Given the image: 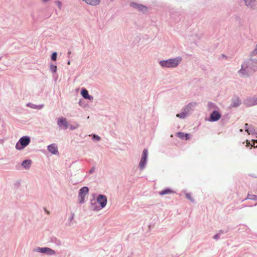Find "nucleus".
Instances as JSON below:
<instances>
[{
  "mask_svg": "<svg viewBox=\"0 0 257 257\" xmlns=\"http://www.w3.org/2000/svg\"><path fill=\"white\" fill-rule=\"evenodd\" d=\"M186 197L190 200L191 202H194L193 199L192 198L191 194L190 193H186Z\"/></svg>",
  "mask_w": 257,
  "mask_h": 257,
  "instance_id": "a878e982",
  "label": "nucleus"
},
{
  "mask_svg": "<svg viewBox=\"0 0 257 257\" xmlns=\"http://www.w3.org/2000/svg\"><path fill=\"white\" fill-rule=\"evenodd\" d=\"M246 132L249 134H256L257 135V131L255 130L254 126L250 125L248 129L246 130Z\"/></svg>",
  "mask_w": 257,
  "mask_h": 257,
  "instance_id": "6ab92c4d",
  "label": "nucleus"
},
{
  "mask_svg": "<svg viewBox=\"0 0 257 257\" xmlns=\"http://www.w3.org/2000/svg\"><path fill=\"white\" fill-rule=\"evenodd\" d=\"M85 2L86 4L91 6H97L100 4V0H82Z\"/></svg>",
  "mask_w": 257,
  "mask_h": 257,
  "instance_id": "f3484780",
  "label": "nucleus"
},
{
  "mask_svg": "<svg viewBox=\"0 0 257 257\" xmlns=\"http://www.w3.org/2000/svg\"><path fill=\"white\" fill-rule=\"evenodd\" d=\"M51 70L53 72H55L57 70V67L56 66H52Z\"/></svg>",
  "mask_w": 257,
  "mask_h": 257,
  "instance_id": "c756f323",
  "label": "nucleus"
},
{
  "mask_svg": "<svg viewBox=\"0 0 257 257\" xmlns=\"http://www.w3.org/2000/svg\"><path fill=\"white\" fill-rule=\"evenodd\" d=\"M197 103L196 102H190L188 103L187 105L184 107L182 109V110L186 114H188L189 112L193 109V108L197 105Z\"/></svg>",
  "mask_w": 257,
  "mask_h": 257,
  "instance_id": "6e6552de",
  "label": "nucleus"
},
{
  "mask_svg": "<svg viewBox=\"0 0 257 257\" xmlns=\"http://www.w3.org/2000/svg\"><path fill=\"white\" fill-rule=\"evenodd\" d=\"M245 4L248 8L254 10L256 8V3L255 0H244Z\"/></svg>",
  "mask_w": 257,
  "mask_h": 257,
  "instance_id": "9b49d317",
  "label": "nucleus"
},
{
  "mask_svg": "<svg viewBox=\"0 0 257 257\" xmlns=\"http://www.w3.org/2000/svg\"><path fill=\"white\" fill-rule=\"evenodd\" d=\"M247 199H251V200H256L257 196L254 195H249L248 194L247 197Z\"/></svg>",
  "mask_w": 257,
  "mask_h": 257,
  "instance_id": "bb28decb",
  "label": "nucleus"
},
{
  "mask_svg": "<svg viewBox=\"0 0 257 257\" xmlns=\"http://www.w3.org/2000/svg\"><path fill=\"white\" fill-rule=\"evenodd\" d=\"M250 60H246L241 65V68L237 71L238 76L241 78L248 77L251 73L252 67H249Z\"/></svg>",
  "mask_w": 257,
  "mask_h": 257,
  "instance_id": "f03ea898",
  "label": "nucleus"
},
{
  "mask_svg": "<svg viewBox=\"0 0 257 257\" xmlns=\"http://www.w3.org/2000/svg\"><path fill=\"white\" fill-rule=\"evenodd\" d=\"M241 104V100H240L239 98L235 96L233 97L232 99L231 103V106L235 107L238 106Z\"/></svg>",
  "mask_w": 257,
  "mask_h": 257,
  "instance_id": "ddd939ff",
  "label": "nucleus"
},
{
  "mask_svg": "<svg viewBox=\"0 0 257 257\" xmlns=\"http://www.w3.org/2000/svg\"><path fill=\"white\" fill-rule=\"evenodd\" d=\"M208 106L209 109H215L216 107V105L212 102H209L208 103Z\"/></svg>",
  "mask_w": 257,
  "mask_h": 257,
  "instance_id": "393cba45",
  "label": "nucleus"
},
{
  "mask_svg": "<svg viewBox=\"0 0 257 257\" xmlns=\"http://www.w3.org/2000/svg\"><path fill=\"white\" fill-rule=\"evenodd\" d=\"M97 203L100 205L99 206H95L94 204H92L91 208L94 210H99L105 207L107 202L106 196L99 195L97 198Z\"/></svg>",
  "mask_w": 257,
  "mask_h": 257,
  "instance_id": "7ed1b4c3",
  "label": "nucleus"
},
{
  "mask_svg": "<svg viewBox=\"0 0 257 257\" xmlns=\"http://www.w3.org/2000/svg\"><path fill=\"white\" fill-rule=\"evenodd\" d=\"M131 6L142 12H145L147 11V7H146L145 6L136 3L131 4Z\"/></svg>",
  "mask_w": 257,
  "mask_h": 257,
  "instance_id": "2eb2a0df",
  "label": "nucleus"
},
{
  "mask_svg": "<svg viewBox=\"0 0 257 257\" xmlns=\"http://www.w3.org/2000/svg\"><path fill=\"white\" fill-rule=\"evenodd\" d=\"M250 145V142L248 141H246V146H249Z\"/></svg>",
  "mask_w": 257,
  "mask_h": 257,
  "instance_id": "f704fd0d",
  "label": "nucleus"
},
{
  "mask_svg": "<svg viewBox=\"0 0 257 257\" xmlns=\"http://www.w3.org/2000/svg\"><path fill=\"white\" fill-rule=\"evenodd\" d=\"M177 137L182 139L187 140L190 139V136L188 134H185L182 132H179L177 135Z\"/></svg>",
  "mask_w": 257,
  "mask_h": 257,
  "instance_id": "a211bd4d",
  "label": "nucleus"
},
{
  "mask_svg": "<svg viewBox=\"0 0 257 257\" xmlns=\"http://www.w3.org/2000/svg\"><path fill=\"white\" fill-rule=\"evenodd\" d=\"M57 124L60 127L63 126V128L65 130L68 127V123L67 119L63 117H61L58 119Z\"/></svg>",
  "mask_w": 257,
  "mask_h": 257,
  "instance_id": "9d476101",
  "label": "nucleus"
},
{
  "mask_svg": "<svg viewBox=\"0 0 257 257\" xmlns=\"http://www.w3.org/2000/svg\"><path fill=\"white\" fill-rule=\"evenodd\" d=\"M37 251L43 253H46L49 254H52L55 253L53 250L48 247H39L37 248Z\"/></svg>",
  "mask_w": 257,
  "mask_h": 257,
  "instance_id": "f8f14e48",
  "label": "nucleus"
},
{
  "mask_svg": "<svg viewBox=\"0 0 257 257\" xmlns=\"http://www.w3.org/2000/svg\"><path fill=\"white\" fill-rule=\"evenodd\" d=\"M32 161L31 160H25L23 162L22 166L26 169H29L31 166Z\"/></svg>",
  "mask_w": 257,
  "mask_h": 257,
  "instance_id": "412c9836",
  "label": "nucleus"
},
{
  "mask_svg": "<svg viewBox=\"0 0 257 257\" xmlns=\"http://www.w3.org/2000/svg\"><path fill=\"white\" fill-rule=\"evenodd\" d=\"M221 117V114L218 111L214 110L210 115L209 120L210 121H216Z\"/></svg>",
  "mask_w": 257,
  "mask_h": 257,
  "instance_id": "1a4fd4ad",
  "label": "nucleus"
},
{
  "mask_svg": "<svg viewBox=\"0 0 257 257\" xmlns=\"http://www.w3.org/2000/svg\"><path fill=\"white\" fill-rule=\"evenodd\" d=\"M239 131H240V132H242L243 131V130H242V129H240V130H239Z\"/></svg>",
  "mask_w": 257,
  "mask_h": 257,
  "instance_id": "58836bf2",
  "label": "nucleus"
},
{
  "mask_svg": "<svg viewBox=\"0 0 257 257\" xmlns=\"http://www.w3.org/2000/svg\"><path fill=\"white\" fill-rule=\"evenodd\" d=\"M45 211L47 212V213L48 214H50L49 211H48L47 210H46V208H45Z\"/></svg>",
  "mask_w": 257,
  "mask_h": 257,
  "instance_id": "e433bc0d",
  "label": "nucleus"
},
{
  "mask_svg": "<svg viewBox=\"0 0 257 257\" xmlns=\"http://www.w3.org/2000/svg\"><path fill=\"white\" fill-rule=\"evenodd\" d=\"M174 192L173 190H172L171 189H170L169 188H167V189H164L161 191H160L159 193L160 195H164L168 194L173 193Z\"/></svg>",
  "mask_w": 257,
  "mask_h": 257,
  "instance_id": "aec40b11",
  "label": "nucleus"
},
{
  "mask_svg": "<svg viewBox=\"0 0 257 257\" xmlns=\"http://www.w3.org/2000/svg\"><path fill=\"white\" fill-rule=\"evenodd\" d=\"M257 54V44L255 45L254 49L250 52V56L253 57Z\"/></svg>",
  "mask_w": 257,
  "mask_h": 257,
  "instance_id": "b1692460",
  "label": "nucleus"
},
{
  "mask_svg": "<svg viewBox=\"0 0 257 257\" xmlns=\"http://www.w3.org/2000/svg\"><path fill=\"white\" fill-rule=\"evenodd\" d=\"M56 58H57V53L56 52L53 53L52 56H51L52 60L53 61H55L56 60Z\"/></svg>",
  "mask_w": 257,
  "mask_h": 257,
  "instance_id": "cd10ccee",
  "label": "nucleus"
},
{
  "mask_svg": "<svg viewBox=\"0 0 257 257\" xmlns=\"http://www.w3.org/2000/svg\"><path fill=\"white\" fill-rule=\"evenodd\" d=\"M221 57H222L223 58H225V59H226V58H227V57H226L225 55H224V54L222 55H221Z\"/></svg>",
  "mask_w": 257,
  "mask_h": 257,
  "instance_id": "c9c22d12",
  "label": "nucleus"
},
{
  "mask_svg": "<svg viewBox=\"0 0 257 257\" xmlns=\"http://www.w3.org/2000/svg\"><path fill=\"white\" fill-rule=\"evenodd\" d=\"M148 157V151L147 149H144L142 152L141 160L139 164V168L141 171H143L146 167Z\"/></svg>",
  "mask_w": 257,
  "mask_h": 257,
  "instance_id": "20e7f679",
  "label": "nucleus"
},
{
  "mask_svg": "<svg viewBox=\"0 0 257 257\" xmlns=\"http://www.w3.org/2000/svg\"><path fill=\"white\" fill-rule=\"evenodd\" d=\"M219 238H220V234L219 233H217L213 236V238L215 240H218Z\"/></svg>",
  "mask_w": 257,
  "mask_h": 257,
  "instance_id": "c85d7f7f",
  "label": "nucleus"
},
{
  "mask_svg": "<svg viewBox=\"0 0 257 257\" xmlns=\"http://www.w3.org/2000/svg\"><path fill=\"white\" fill-rule=\"evenodd\" d=\"M57 4H58L59 7L60 8L61 6V3L58 1V2H57Z\"/></svg>",
  "mask_w": 257,
  "mask_h": 257,
  "instance_id": "72a5a7b5",
  "label": "nucleus"
},
{
  "mask_svg": "<svg viewBox=\"0 0 257 257\" xmlns=\"http://www.w3.org/2000/svg\"><path fill=\"white\" fill-rule=\"evenodd\" d=\"M249 127H248V123H245L244 124V128H245V130L246 131V130L248 129Z\"/></svg>",
  "mask_w": 257,
  "mask_h": 257,
  "instance_id": "2f4dec72",
  "label": "nucleus"
},
{
  "mask_svg": "<svg viewBox=\"0 0 257 257\" xmlns=\"http://www.w3.org/2000/svg\"><path fill=\"white\" fill-rule=\"evenodd\" d=\"M48 151L53 154H56L58 153L57 147L55 144H51L48 147Z\"/></svg>",
  "mask_w": 257,
  "mask_h": 257,
  "instance_id": "4468645a",
  "label": "nucleus"
},
{
  "mask_svg": "<svg viewBox=\"0 0 257 257\" xmlns=\"http://www.w3.org/2000/svg\"><path fill=\"white\" fill-rule=\"evenodd\" d=\"M243 104L247 107L257 105V96H253L246 98L243 101Z\"/></svg>",
  "mask_w": 257,
  "mask_h": 257,
  "instance_id": "423d86ee",
  "label": "nucleus"
},
{
  "mask_svg": "<svg viewBox=\"0 0 257 257\" xmlns=\"http://www.w3.org/2000/svg\"><path fill=\"white\" fill-rule=\"evenodd\" d=\"M71 54V52H68V55H70Z\"/></svg>",
  "mask_w": 257,
  "mask_h": 257,
  "instance_id": "ea45409f",
  "label": "nucleus"
},
{
  "mask_svg": "<svg viewBox=\"0 0 257 257\" xmlns=\"http://www.w3.org/2000/svg\"><path fill=\"white\" fill-rule=\"evenodd\" d=\"M252 141L254 142L253 144L252 145H251V146L254 147V148H257V146H255V144H254V142H256L257 143V140L255 141V140H252Z\"/></svg>",
  "mask_w": 257,
  "mask_h": 257,
  "instance_id": "473e14b6",
  "label": "nucleus"
},
{
  "mask_svg": "<svg viewBox=\"0 0 257 257\" xmlns=\"http://www.w3.org/2000/svg\"><path fill=\"white\" fill-rule=\"evenodd\" d=\"M92 171H93V170L91 169V170H90V172L91 173V172H92Z\"/></svg>",
  "mask_w": 257,
  "mask_h": 257,
  "instance_id": "4c0bfd02",
  "label": "nucleus"
},
{
  "mask_svg": "<svg viewBox=\"0 0 257 257\" xmlns=\"http://www.w3.org/2000/svg\"><path fill=\"white\" fill-rule=\"evenodd\" d=\"M187 116V114H186L183 110L181 113L176 114L177 117L182 119L185 118Z\"/></svg>",
  "mask_w": 257,
  "mask_h": 257,
  "instance_id": "5701e85b",
  "label": "nucleus"
},
{
  "mask_svg": "<svg viewBox=\"0 0 257 257\" xmlns=\"http://www.w3.org/2000/svg\"><path fill=\"white\" fill-rule=\"evenodd\" d=\"M93 138L96 141H99L100 140V137L97 135H94Z\"/></svg>",
  "mask_w": 257,
  "mask_h": 257,
  "instance_id": "7c9ffc66",
  "label": "nucleus"
},
{
  "mask_svg": "<svg viewBox=\"0 0 257 257\" xmlns=\"http://www.w3.org/2000/svg\"><path fill=\"white\" fill-rule=\"evenodd\" d=\"M30 143V138L27 136L22 137L17 143L16 148L18 150H21L26 146H27Z\"/></svg>",
  "mask_w": 257,
  "mask_h": 257,
  "instance_id": "39448f33",
  "label": "nucleus"
},
{
  "mask_svg": "<svg viewBox=\"0 0 257 257\" xmlns=\"http://www.w3.org/2000/svg\"><path fill=\"white\" fill-rule=\"evenodd\" d=\"M81 94L85 99H88L90 100L93 99V97L89 95L88 91L85 89H83L81 90Z\"/></svg>",
  "mask_w": 257,
  "mask_h": 257,
  "instance_id": "dca6fc26",
  "label": "nucleus"
},
{
  "mask_svg": "<svg viewBox=\"0 0 257 257\" xmlns=\"http://www.w3.org/2000/svg\"><path fill=\"white\" fill-rule=\"evenodd\" d=\"M252 63V69L255 71L257 70V59H250Z\"/></svg>",
  "mask_w": 257,
  "mask_h": 257,
  "instance_id": "4be33fe9",
  "label": "nucleus"
},
{
  "mask_svg": "<svg viewBox=\"0 0 257 257\" xmlns=\"http://www.w3.org/2000/svg\"><path fill=\"white\" fill-rule=\"evenodd\" d=\"M181 56H177L159 62L160 66L163 69H172L177 68L182 62Z\"/></svg>",
  "mask_w": 257,
  "mask_h": 257,
  "instance_id": "f257e3e1",
  "label": "nucleus"
},
{
  "mask_svg": "<svg viewBox=\"0 0 257 257\" xmlns=\"http://www.w3.org/2000/svg\"><path fill=\"white\" fill-rule=\"evenodd\" d=\"M89 189L87 187H83L80 189L79 192V202L82 203L84 202V198L88 193Z\"/></svg>",
  "mask_w": 257,
  "mask_h": 257,
  "instance_id": "0eeeda50",
  "label": "nucleus"
}]
</instances>
